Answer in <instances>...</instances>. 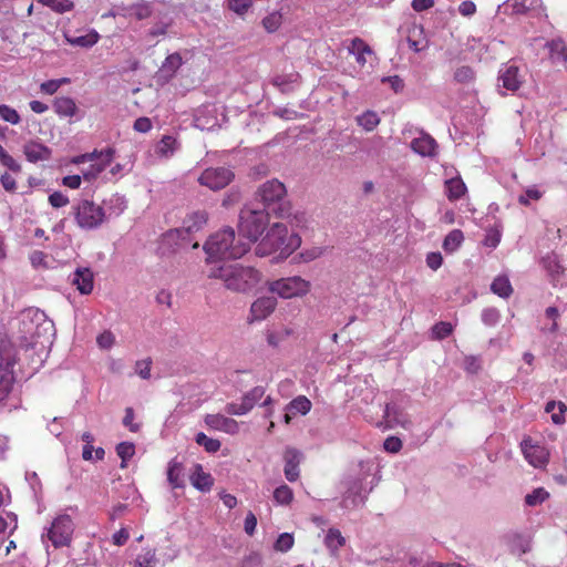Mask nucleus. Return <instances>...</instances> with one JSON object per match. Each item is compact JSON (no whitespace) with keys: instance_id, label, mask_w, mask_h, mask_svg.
<instances>
[{"instance_id":"nucleus-1","label":"nucleus","mask_w":567,"mask_h":567,"mask_svg":"<svg viewBox=\"0 0 567 567\" xmlns=\"http://www.w3.org/2000/svg\"><path fill=\"white\" fill-rule=\"evenodd\" d=\"M205 270L209 264H221L223 259H239L249 250V243L237 236L234 228L225 227L212 234L204 244Z\"/></svg>"},{"instance_id":"nucleus-2","label":"nucleus","mask_w":567,"mask_h":567,"mask_svg":"<svg viewBox=\"0 0 567 567\" xmlns=\"http://www.w3.org/2000/svg\"><path fill=\"white\" fill-rule=\"evenodd\" d=\"M205 274L210 279L220 280L224 287L235 292H248L261 280V274L241 264H209Z\"/></svg>"},{"instance_id":"nucleus-3","label":"nucleus","mask_w":567,"mask_h":567,"mask_svg":"<svg viewBox=\"0 0 567 567\" xmlns=\"http://www.w3.org/2000/svg\"><path fill=\"white\" fill-rule=\"evenodd\" d=\"M301 245V238L297 233L288 231L282 223H275L268 229L266 236L256 247V255L260 257L278 252L285 259L289 257Z\"/></svg>"},{"instance_id":"nucleus-4","label":"nucleus","mask_w":567,"mask_h":567,"mask_svg":"<svg viewBox=\"0 0 567 567\" xmlns=\"http://www.w3.org/2000/svg\"><path fill=\"white\" fill-rule=\"evenodd\" d=\"M286 195V186L276 178L264 183L256 193L257 198L265 207L264 209L279 217H285L289 210Z\"/></svg>"},{"instance_id":"nucleus-5","label":"nucleus","mask_w":567,"mask_h":567,"mask_svg":"<svg viewBox=\"0 0 567 567\" xmlns=\"http://www.w3.org/2000/svg\"><path fill=\"white\" fill-rule=\"evenodd\" d=\"M268 215L265 209H255L248 205L241 209L238 227L240 235L247 239L246 243L250 245L257 241L268 224Z\"/></svg>"},{"instance_id":"nucleus-6","label":"nucleus","mask_w":567,"mask_h":567,"mask_svg":"<svg viewBox=\"0 0 567 567\" xmlns=\"http://www.w3.org/2000/svg\"><path fill=\"white\" fill-rule=\"evenodd\" d=\"M267 288L282 299H292L305 297L310 291L311 284L300 276H291L268 281Z\"/></svg>"},{"instance_id":"nucleus-7","label":"nucleus","mask_w":567,"mask_h":567,"mask_svg":"<svg viewBox=\"0 0 567 567\" xmlns=\"http://www.w3.org/2000/svg\"><path fill=\"white\" fill-rule=\"evenodd\" d=\"M78 226L82 229H95L106 220L103 206L89 199H82L73 206Z\"/></svg>"},{"instance_id":"nucleus-8","label":"nucleus","mask_w":567,"mask_h":567,"mask_svg":"<svg viewBox=\"0 0 567 567\" xmlns=\"http://www.w3.org/2000/svg\"><path fill=\"white\" fill-rule=\"evenodd\" d=\"M16 363V353L13 346L9 341L0 343V403L6 400L12 390L14 382L13 365Z\"/></svg>"},{"instance_id":"nucleus-9","label":"nucleus","mask_w":567,"mask_h":567,"mask_svg":"<svg viewBox=\"0 0 567 567\" xmlns=\"http://www.w3.org/2000/svg\"><path fill=\"white\" fill-rule=\"evenodd\" d=\"M114 151L106 148L100 153L83 154L73 159L75 164L90 163L87 168L82 169L83 178L87 182L95 179L113 159Z\"/></svg>"},{"instance_id":"nucleus-10","label":"nucleus","mask_w":567,"mask_h":567,"mask_svg":"<svg viewBox=\"0 0 567 567\" xmlns=\"http://www.w3.org/2000/svg\"><path fill=\"white\" fill-rule=\"evenodd\" d=\"M74 532V522L68 514L58 515L48 529L47 537L54 547L68 546Z\"/></svg>"},{"instance_id":"nucleus-11","label":"nucleus","mask_w":567,"mask_h":567,"mask_svg":"<svg viewBox=\"0 0 567 567\" xmlns=\"http://www.w3.org/2000/svg\"><path fill=\"white\" fill-rule=\"evenodd\" d=\"M234 179V173L226 167H210L198 177V183L212 190L226 187Z\"/></svg>"},{"instance_id":"nucleus-12","label":"nucleus","mask_w":567,"mask_h":567,"mask_svg":"<svg viewBox=\"0 0 567 567\" xmlns=\"http://www.w3.org/2000/svg\"><path fill=\"white\" fill-rule=\"evenodd\" d=\"M264 395L265 389L262 386H255L243 395L240 402L226 404L225 411L230 415H245L254 409L255 404L260 401Z\"/></svg>"},{"instance_id":"nucleus-13","label":"nucleus","mask_w":567,"mask_h":567,"mask_svg":"<svg viewBox=\"0 0 567 567\" xmlns=\"http://www.w3.org/2000/svg\"><path fill=\"white\" fill-rule=\"evenodd\" d=\"M350 55L355 60L358 66L363 70L367 65H372L375 54L371 47L362 39L354 38L347 45Z\"/></svg>"},{"instance_id":"nucleus-14","label":"nucleus","mask_w":567,"mask_h":567,"mask_svg":"<svg viewBox=\"0 0 567 567\" xmlns=\"http://www.w3.org/2000/svg\"><path fill=\"white\" fill-rule=\"evenodd\" d=\"M524 83V75L514 64H505L498 71V86L515 92Z\"/></svg>"},{"instance_id":"nucleus-15","label":"nucleus","mask_w":567,"mask_h":567,"mask_svg":"<svg viewBox=\"0 0 567 567\" xmlns=\"http://www.w3.org/2000/svg\"><path fill=\"white\" fill-rule=\"evenodd\" d=\"M522 451L527 462L534 467H543L548 462L549 454L546 447L530 439L522 442Z\"/></svg>"},{"instance_id":"nucleus-16","label":"nucleus","mask_w":567,"mask_h":567,"mask_svg":"<svg viewBox=\"0 0 567 567\" xmlns=\"http://www.w3.org/2000/svg\"><path fill=\"white\" fill-rule=\"evenodd\" d=\"M55 336L54 322L38 309V339L41 338L42 348L49 351L54 343Z\"/></svg>"},{"instance_id":"nucleus-17","label":"nucleus","mask_w":567,"mask_h":567,"mask_svg":"<svg viewBox=\"0 0 567 567\" xmlns=\"http://www.w3.org/2000/svg\"><path fill=\"white\" fill-rule=\"evenodd\" d=\"M542 0H506L498 7V11L505 14H524L542 9Z\"/></svg>"},{"instance_id":"nucleus-18","label":"nucleus","mask_w":567,"mask_h":567,"mask_svg":"<svg viewBox=\"0 0 567 567\" xmlns=\"http://www.w3.org/2000/svg\"><path fill=\"white\" fill-rule=\"evenodd\" d=\"M367 492L363 491L362 481L360 478L349 481L348 488L342 501L343 507H357L363 504Z\"/></svg>"},{"instance_id":"nucleus-19","label":"nucleus","mask_w":567,"mask_h":567,"mask_svg":"<svg viewBox=\"0 0 567 567\" xmlns=\"http://www.w3.org/2000/svg\"><path fill=\"white\" fill-rule=\"evenodd\" d=\"M204 422L209 429L227 434H236L239 431L237 421L219 413L205 415Z\"/></svg>"},{"instance_id":"nucleus-20","label":"nucleus","mask_w":567,"mask_h":567,"mask_svg":"<svg viewBox=\"0 0 567 567\" xmlns=\"http://www.w3.org/2000/svg\"><path fill=\"white\" fill-rule=\"evenodd\" d=\"M277 307V299L275 297L264 296L255 300L250 307V315L252 320H264L270 316Z\"/></svg>"},{"instance_id":"nucleus-21","label":"nucleus","mask_w":567,"mask_h":567,"mask_svg":"<svg viewBox=\"0 0 567 567\" xmlns=\"http://www.w3.org/2000/svg\"><path fill=\"white\" fill-rule=\"evenodd\" d=\"M285 460V476L289 482H296L299 478V464L302 460V454L296 449H287L284 454Z\"/></svg>"},{"instance_id":"nucleus-22","label":"nucleus","mask_w":567,"mask_h":567,"mask_svg":"<svg viewBox=\"0 0 567 567\" xmlns=\"http://www.w3.org/2000/svg\"><path fill=\"white\" fill-rule=\"evenodd\" d=\"M411 148L421 156L433 157L436 155L437 143L426 133H421L411 142Z\"/></svg>"},{"instance_id":"nucleus-23","label":"nucleus","mask_w":567,"mask_h":567,"mask_svg":"<svg viewBox=\"0 0 567 567\" xmlns=\"http://www.w3.org/2000/svg\"><path fill=\"white\" fill-rule=\"evenodd\" d=\"M181 144L173 135H164L154 146V154L157 158L168 159L179 150Z\"/></svg>"},{"instance_id":"nucleus-24","label":"nucleus","mask_w":567,"mask_h":567,"mask_svg":"<svg viewBox=\"0 0 567 567\" xmlns=\"http://www.w3.org/2000/svg\"><path fill=\"white\" fill-rule=\"evenodd\" d=\"M192 485L200 492H209L214 485V478L204 472L200 464H195L189 476Z\"/></svg>"},{"instance_id":"nucleus-25","label":"nucleus","mask_w":567,"mask_h":567,"mask_svg":"<svg viewBox=\"0 0 567 567\" xmlns=\"http://www.w3.org/2000/svg\"><path fill=\"white\" fill-rule=\"evenodd\" d=\"M71 281L82 295H89L93 290V274L89 268H78Z\"/></svg>"},{"instance_id":"nucleus-26","label":"nucleus","mask_w":567,"mask_h":567,"mask_svg":"<svg viewBox=\"0 0 567 567\" xmlns=\"http://www.w3.org/2000/svg\"><path fill=\"white\" fill-rule=\"evenodd\" d=\"M383 417L388 427L400 425L406 429L410 425L408 416L400 409L392 404L385 405Z\"/></svg>"},{"instance_id":"nucleus-27","label":"nucleus","mask_w":567,"mask_h":567,"mask_svg":"<svg viewBox=\"0 0 567 567\" xmlns=\"http://www.w3.org/2000/svg\"><path fill=\"white\" fill-rule=\"evenodd\" d=\"M103 208L106 213V218L117 217L126 209V200L123 196L114 194L104 200Z\"/></svg>"},{"instance_id":"nucleus-28","label":"nucleus","mask_w":567,"mask_h":567,"mask_svg":"<svg viewBox=\"0 0 567 567\" xmlns=\"http://www.w3.org/2000/svg\"><path fill=\"white\" fill-rule=\"evenodd\" d=\"M183 466L176 458L168 462L167 465V481L172 488L184 487V481L182 478Z\"/></svg>"},{"instance_id":"nucleus-29","label":"nucleus","mask_w":567,"mask_h":567,"mask_svg":"<svg viewBox=\"0 0 567 567\" xmlns=\"http://www.w3.org/2000/svg\"><path fill=\"white\" fill-rule=\"evenodd\" d=\"M68 43L73 47L91 48L100 40V34L95 30H90L86 34L72 37L65 35Z\"/></svg>"},{"instance_id":"nucleus-30","label":"nucleus","mask_w":567,"mask_h":567,"mask_svg":"<svg viewBox=\"0 0 567 567\" xmlns=\"http://www.w3.org/2000/svg\"><path fill=\"white\" fill-rule=\"evenodd\" d=\"M207 223V214L204 210L190 214L183 223V229L190 234L199 230Z\"/></svg>"},{"instance_id":"nucleus-31","label":"nucleus","mask_w":567,"mask_h":567,"mask_svg":"<svg viewBox=\"0 0 567 567\" xmlns=\"http://www.w3.org/2000/svg\"><path fill=\"white\" fill-rule=\"evenodd\" d=\"M445 190L450 200H456L465 194L466 186L461 177H453L445 182Z\"/></svg>"},{"instance_id":"nucleus-32","label":"nucleus","mask_w":567,"mask_h":567,"mask_svg":"<svg viewBox=\"0 0 567 567\" xmlns=\"http://www.w3.org/2000/svg\"><path fill=\"white\" fill-rule=\"evenodd\" d=\"M549 58L553 62H564L567 69V45L561 40H554L547 44Z\"/></svg>"},{"instance_id":"nucleus-33","label":"nucleus","mask_w":567,"mask_h":567,"mask_svg":"<svg viewBox=\"0 0 567 567\" xmlns=\"http://www.w3.org/2000/svg\"><path fill=\"white\" fill-rule=\"evenodd\" d=\"M53 107L60 116H73L78 110L74 100L68 96L55 99Z\"/></svg>"},{"instance_id":"nucleus-34","label":"nucleus","mask_w":567,"mask_h":567,"mask_svg":"<svg viewBox=\"0 0 567 567\" xmlns=\"http://www.w3.org/2000/svg\"><path fill=\"white\" fill-rule=\"evenodd\" d=\"M346 544L344 537L341 535L340 530L337 528H330L324 537V545L330 550L332 555H336L337 551Z\"/></svg>"},{"instance_id":"nucleus-35","label":"nucleus","mask_w":567,"mask_h":567,"mask_svg":"<svg viewBox=\"0 0 567 567\" xmlns=\"http://www.w3.org/2000/svg\"><path fill=\"white\" fill-rule=\"evenodd\" d=\"M311 406L312 403L307 396L298 395L286 405L285 410L292 411L293 414L306 415L310 412Z\"/></svg>"},{"instance_id":"nucleus-36","label":"nucleus","mask_w":567,"mask_h":567,"mask_svg":"<svg viewBox=\"0 0 567 567\" xmlns=\"http://www.w3.org/2000/svg\"><path fill=\"white\" fill-rule=\"evenodd\" d=\"M491 290L501 298H508L513 292V287L506 276H498L493 280Z\"/></svg>"},{"instance_id":"nucleus-37","label":"nucleus","mask_w":567,"mask_h":567,"mask_svg":"<svg viewBox=\"0 0 567 567\" xmlns=\"http://www.w3.org/2000/svg\"><path fill=\"white\" fill-rule=\"evenodd\" d=\"M549 498V493L543 488L538 487L528 493L525 498V505L528 507H536L542 505L545 501Z\"/></svg>"},{"instance_id":"nucleus-38","label":"nucleus","mask_w":567,"mask_h":567,"mask_svg":"<svg viewBox=\"0 0 567 567\" xmlns=\"http://www.w3.org/2000/svg\"><path fill=\"white\" fill-rule=\"evenodd\" d=\"M464 240L463 233L458 229H454L447 234L443 241V248L447 252L455 251Z\"/></svg>"},{"instance_id":"nucleus-39","label":"nucleus","mask_w":567,"mask_h":567,"mask_svg":"<svg viewBox=\"0 0 567 567\" xmlns=\"http://www.w3.org/2000/svg\"><path fill=\"white\" fill-rule=\"evenodd\" d=\"M545 411L551 414V420L555 424L565 422L564 413L566 412V405L563 402L550 401L546 404Z\"/></svg>"},{"instance_id":"nucleus-40","label":"nucleus","mask_w":567,"mask_h":567,"mask_svg":"<svg viewBox=\"0 0 567 567\" xmlns=\"http://www.w3.org/2000/svg\"><path fill=\"white\" fill-rule=\"evenodd\" d=\"M357 123L365 131H373L380 123L379 115L373 111H367L357 117Z\"/></svg>"},{"instance_id":"nucleus-41","label":"nucleus","mask_w":567,"mask_h":567,"mask_svg":"<svg viewBox=\"0 0 567 567\" xmlns=\"http://www.w3.org/2000/svg\"><path fill=\"white\" fill-rule=\"evenodd\" d=\"M274 499L278 505H289L293 499L292 489L282 484L274 491Z\"/></svg>"},{"instance_id":"nucleus-42","label":"nucleus","mask_w":567,"mask_h":567,"mask_svg":"<svg viewBox=\"0 0 567 567\" xmlns=\"http://www.w3.org/2000/svg\"><path fill=\"white\" fill-rule=\"evenodd\" d=\"M195 442L203 446L208 453H216L220 449V442L216 439L208 437L205 433L196 434Z\"/></svg>"},{"instance_id":"nucleus-43","label":"nucleus","mask_w":567,"mask_h":567,"mask_svg":"<svg viewBox=\"0 0 567 567\" xmlns=\"http://www.w3.org/2000/svg\"><path fill=\"white\" fill-rule=\"evenodd\" d=\"M157 563L155 550L146 549L137 555L133 567H154Z\"/></svg>"},{"instance_id":"nucleus-44","label":"nucleus","mask_w":567,"mask_h":567,"mask_svg":"<svg viewBox=\"0 0 567 567\" xmlns=\"http://www.w3.org/2000/svg\"><path fill=\"white\" fill-rule=\"evenodd\" d=\"M282 23V14L279 11L270 12L262 19L264 28L272 33L276 32Z\"/></svg>"},{"instance_id":"nucleus-45","label":"nucleus","mask_w":567,"mask_h":567,"mask_svg":"<svg viewBox=\"0 0 567 567\" xmlns=\"http://www.w3.org/2000/svg\"><path fill=\"white\" fill-rule=\"evenodd\" d=\"M116 453L121 457V467H126L127 461L135 454V445L130 442H122L116 446Z\"/></svg>"},{"instance_id":"nucleus-46","label":"nucleus","mask_w":567,"mask_h":567,"mask_svg":"<svg viewBox=\"0 0 567 567\" xmlns=\"http://www.w3.org/2000/svg\"><path fill=\"white\" fill-rule=\"evenodd\" d=\"M39 3L49 7L58 13L72 10L73 2L71 0H38Z\"/></svg>"},{"instance_id":"nucleus-47","label":"nucleus","mask_w":567,"mask_h":567,"mask_svg":"<svg viewBox=\"0 0 567 567\" xmlns=\"http://www.w3.org/2000/svg\"><path fill=\"white\" fill-rule=\"evenodd\" d=\"M324 254V248L315 246L310 248H306L302 251H300L297 256V258L302 262H310L318 258H320Z\"/></svg>"},{"instance_id":"nucleus-48","label":"nucleus","mask_w":567,"mask_h":567,"mask_svg":"<svg viewBox=\"0 0 567 567\" xmlns=\"http://www.w3.org/2000/svg\"><path fill=\"white\" fill-rule=\"evenodd\" d=\"M69 83H70L69 78L49 80V81L43 82L40 85V90H41V92L51 95V94L55 93L62 85L69 84Z\"/></svg>"},{"instance_id":"nucleus-49","label":"nucleus","mask_w":567,"mask_h":567,"mask_svg":"<svg viewBox=\"0 0 567 567\" xmlns=\"http://www.w3.org/2000/svg\"><path fill=\"white\" fill-rule=\"evenodd\" d=\"M295 544V539L292 534L289 533H282L278 536L276 543H275V549L277 551L287 553L292 548Z\"/></svg>"},{"instance_id":"nucleus-50","label":"nucleus","mask_w":567,"mask_h":567,"mask_svg":"<svg viewBox=\"0 0 567 567\" xmlns=\"http://www.w3.org/2000/svg\"><path fill=\"white\" fill-rule=\"evenodd\" d=\"M131 10V17L135 18L136 20H143L151 16L152 11L147 3L145 2H138L130 6Z\"/></svg>"},{"instance_id":"nucleus-51","label":"nucleus","mask_w":567,"mask_h":567,"mask_svg":"<svg viewBox=\"0 0 567 567\" xmlns=\"http://www.w3.org/2000/svg\"><path fill=\"white\" fill-rule=\"evenodd\" d=\"M299 75L296 73L289 75H278L274 79V85L278 86L282 92H287L290 89V84L298 81Z\"/></svg>"},{"instance_id":"nucleus-52","label":"nucleus","mask_w":567,"mask_h":567,"mask_svg":"<svg viewBox=\"0 0 567 567\" xmlns=\"http://www.w3.org/2000/svg\"><path fill=\"white\" fill-rule=\"evenodd\" d=\"M96 343L102 350H110L115 344V336L112 331L105 330L96 337Z\"/></svg>"},{"instance_id":"nucleus-53","label":"nucleus","mask_w":567,"mask_h":567,"mask_svg":"<svg viewBox=\"0 0 567 567\" xmlns=\"http://www.w3.org/2000/svg\"><path fill=\"white\" fill-rule=\"evenodd\" d=\"M481 317L484 324L493 327L499 321L501 315L495 308H486L482 311Z\"/></svg>"},{"instance_id":"nucleus-54","label":"nucleus","mask_w":567,"mask_h":567,"mask_svg":"<svg viewBox=\"0 0 567 567\" xmlns=\"http://www.w3.org/2000/svg\"><path fill=\"white\" fill-rule=\"evenodd\" d=\"M151 368H152V361L151 359H143L135 363V373L144 379L147 380L151 378Z\"/></svg>"},{"instance_id":"nucleus-55","label":"nucleus","mask_w":567,"mask_h":567,"mask_svg":"<svg viewBox=\"0 0 567 567\" xmlns=\"http://www.w3.org/2000/svg\"><path fill=\"white\" fill-rule=\"evenodd\" d=\"M251 4V0H228V8L237 14L246 13Z\"/></svg>"},{"instance_id":"nucleus-56","label":"nucleus","mask_w":567,"mask_h":567,"mask_svg":"<svg viewBox=\"0 0 567 567\" xmlns=\"http://www.w3.org/2000/svg\"><path fill=\"white\" fill-rule=\"evenodd\" d=\"M452 330L453 328L451 323L442 321L433 327L432 332L436 339H444L452 333Z\"/></svg>"},{"instance_id":"nucleus-57","label":"nucleus","mask_w":567,"mask_h":567,"mask_svg":"<svg viewBox=\"0 0 567 567\" xmlns=\"http://www.w3.org/2000/svg\"><path fill=\"white\" fill-rule=\"evenodd\" d=\"M0 116L11 124H17L20 118L19 114L14 109H11L10 106L4 104L0 105Z\"/></svg>"},{"instance_id":"nucleus-58","label":"nucleus","mask_w":567,"mask_h":567,"mask_svg":"<svg viewBox=\"0 0 567 567\" xmlns=\"http://www.w3.org/2000/svg\"><path fill=\"white\" fill-rule=\"evenodd\" d=\"M454 78L457 82L467 83L473 80L474 72L470 66H461L455 71Z\"/></svg>"},{"instance_id":"nucleus-59","label":"nucleus","mask_w":567,"mask_h":567,"mask_svg":"<svg viewBox=\"0 0 567 567\" xmlns=\"http://www.w3.org/2000/svg\"><path fill=\"white\" fill-rule=\"evenodd\" d=\"M542 197V193L535 188H527L523 195L519 196L518 202L522 205H528L530 200H538Z\"/></svg>"},{"instance_id":"nucleus-60","label":"nucleus","mask_w":567,"mask_h":567,"mask_svg":"<svg viewBox=\"0 0 567 567\" xmlns=\"http://www.w3.org/2000/svg\"><path fill=\"white\" fill-rule=\"evenodd\" d=\"M383 447L389 453H398L402 449V441L396 436H389L385 439Z\"/></svg>"},{"instance_id":"nucleus-61","label":"nucleus","mask_w":567,"mask_h":567,"mask_svg":"<svg viewBox=\"0 0 567 567\" xmlns=\"http://www.w3.org/2000/svg\"><path fill=\"white\" fill-rule=\"evenodd\" d=\"M49 203L54 208H60L69 204V198L61 192H54L49 196Z\"/></svg>"},{"instance_id":"nucleus-62","label":"nucleus","mask_w":567,"mask_h":567,"mask_svg":"<svg viewBox=\"0 0 567 567\" xmlns=\"http://www.w3.org/2000/svg\"><path fill=\"white\" fill-rule=\"evenodd\" d=\"M123 424L126 426L131 432H137L140 430V424L134 422V411L132 408H126L125 410V416L123 419Z\"/></svg>"},{"instance_id":"nucleus-63","label":"nucleus","mask_w":567,"mask_h":567,"mask_svg":"<svg viewBox=\"0 0 567 567\" xmlns=\"http://www.w3.org/2000/svg\"><path fill=\"white\" fill-rule=\"evenodd\" d=\"M543 262H544V266L545 268L550 272V274H559L560 271V265L557 260V257L555 255H549L547 257H545L543 259Z\"/></svg>"},{"instance_id":"nucleus-64","label":"nucleus","mask_w":567,"mask_h":567,"mask_svg":"<svg viewBox=\"0 0 567 567\" xmlns=\"http://www.w3.org/2000/svg\"><path fill=\"white\" fill-rule=\"evenodd\" d=\"M382 82L388 83L395 93L401 92L404 87L403 80L398 75L383 78Z\"/></svg>"}]
</instances>
